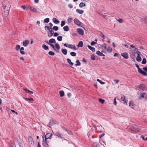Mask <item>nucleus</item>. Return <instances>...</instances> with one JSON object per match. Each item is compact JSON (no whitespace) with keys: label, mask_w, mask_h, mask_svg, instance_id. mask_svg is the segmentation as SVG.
Segmentation results:
<instances>
[{"label":"nucleus","mask_w":147,"mask_h":147,"mask_svg":"<svg viewBox=\"0 0 147 147\" xmlns=\"http://www.w3.org/2000/svg\"><path fill=\"white\" fill-rule=\"evenodd\" d=\"M11 5L9 2L7 1H4L2 7V10L9 11L10 9Z\"/></svg>","instance_id":"1"},{"label":"nucleus","mask_w":147,"mask_h":147,"mask_svg":"<svg viewBox=\"0 0 147 147\" xmlns=\"http://www.w3.org/2000/svg\"><path fill=\"white\" fill-rule=\"evenodd\" d=\"M49 42L50 43H55V47L57 49V50L56 51V52L57 53H59V51L58 50L60 49V48L59 45L56 43L55 40L54 38H51L49 40Z\"/></svg>","instance_id":"2"},{"label":"nucleus","mask_w":147,"mask_h":147,"mask_svg":"<svg viewBox=\"0 0 147 147\" xmlns=\"http://www.w3.org/2000/svg\"><path fill=\"white\" fill-rule=\"evenodd\" d=\"M52 136V134L49 133H47L46 135L44 134L42 136L43 140H44V138H46L50 140Z\"/></svg>","instance_id":"3"},{"label":"nucleus","mask_w":147,"mask_h":147,"mask_svg":"<svg viewBox=\"0 0 147 147\" xmlns=\"http://www.w3.org/2000/svg\"><path fill=\"white\" fill-rule=\"evenodd\" d=\"M28 142L29 144L31 146H32L34 144V141L33 139L31 136H28Z\"/></svg>","instance_id":"4"},{"label":"nucleus","mask_w":147,"mask_h":147,"mask_svg":"<svg viewBox=\"0 0 147 147\" xmlns=\"http://www.w3.org/2000/svg\"><path fill=\"white\" fill-rule=\"evenodd\" d=\"M121 100L122 102L123 103L125 104H126L127 103V100L125 99V97L123 95H122Z\"/></svg>","instance_id":"5"},{"label":"nucleus","mask_w":147,"mask_h":147,"mask_svg":"<svg viewBox=\"0 0 147 147\" xmlns=\"http://www.w3.org/2000/svg\"><path fill=\"white\" fill-rule=\"evenodd\" d=\"M48 139L46 138H44V139L43 140V144L45 147H49L48 143L49 141L48 140Z\"/></svg>","instance_id":"6"},{"label":"nucleus","mask_w":147,"mask_h":147,"mask_svg":"<svg viewBox=\"0 0 147 147\" xmlns=\"http://www.w3.org/2000/svg\"><path fill=\"white\" fill-rule=\"evenodd\" d=\"M74 22L76 24L80 26H82V23L80 22L79 20L76 18L74 19Z\"/></svg>","instance_id":"7"},{"label":"nucleus","mask_w":147,"mask_h":147,"mask_svg":"<svg viewBox=\"0 0 147 147\" xmlns=\"http://www.w3.org/2000/svg\"><path fill=\"white\" fill-rule=\"evenodd\" d=\"M9 11L2 10V13L3 16H4V17H6L9 14Z\"/></svg>","instance_id":"8"},{"label":"nucleus","mask_w":147,"mask_h":147,"mask_svg":"<svg viewBox=\"0 0 147 147\" xmlns=\"http://www.w3.org/2000/svg\"><path fill=\"white\" fill-rule=\"evenodd\" d=\"M146 93L145 92H142L140 93V99H142V98H145L146 96Z\"/></svg>","instance_id":"9"},{"label":"nucleus","mask_w":147,"mask_h":147,"mask_svg":"<svg viewBox=\"0 0 147 147\" xmlns=\"http://www.w3.org/2000/svg\"><path fill=\"white\" fill-rule=\"evenodd\" d=\"M121 55L124 59H127L128 58V54L126 53L125 52L121 53Z\"/></svg>","instance_id":"10"},{"label":"nucleus","mask_w":147,"mask_h":147,"mask_svg":"<svg viewBox=\"0 0 147 147\" xmlns=\"http://www.w3.org/2000/svg\"><path fill=\"white\" fill-rule=\"evenodd\" d=\"M140 21L143 23L147 24V17L141 18Z\"/></svg>","instance_id":"11"},{"label":"nucleus","mask_w":147,"mask_h":147,"mask_svg":"<svg viewBox=\"0 0 147 147\" xmlns=\"http://www.w3.org/2000/svg\"><path fill=\"white\" fill-rule=\"evenodd\" d=\"M138 70L139 73L144 75L146 76L147 75L146 73L143 71L141 68H140L138 69Z\"/></svg>","instance_id":"12"},{"label":"nucleus","mask_w":147,"mask_h":147,"mask_svg":"<svg viewBox=\"0 0 147 147\" xmlns=\"http://www.w3.org/2000/svg\"><path fill=\"white\" fill-rule=\"evenodd\" d=\"M29 40H26L24 41L23 42V45L24 47H26L29 44Z\"/></svg>","instance_id":"13"},{"label":"nucleus","mask_w":147,"mask_h":147,"mask_svg":"<svg viewBox=\"0 0 147 147\" xmlns=\"http://www.w3.org/2000/svg\"><path fill=\"white\" fill-rule=\"evenodd\" d=\"M139 88L141 90H144L146 88L145 85L144 84H140L139 86Z\"/></svg>","instance_id":"14"},{"label":"nucleus","mask_w":147,"mask_h":147,"mask_svg":"<svg viewBox=\"0 0 147 147\" xmlns=\"http://www.w3.org/2000/svg\"><path fill=\"white\" fill-rule=\"evenodd\" d=\"M77 31L80 34L82 35H83L84 34V31L82 29L78 28V29Z\"/></svg>","instance_id":"15"},{"label":"nucleus","mask_w":147,"mask_h":147,"mask_svg":"<svg viewBox=\"0 0 147 147\" xmlns=\"http://www.w3.org/2000/svg\"><path fill=\"white\" fill-rule=\"evenodd\" d=\"M67 47L68 48H69L71 49H75L76 47L74 45H70L69 44H67Z\"/></svg>","instance_id":"16"},{"label":"nucleus","mask_w":147,"mask_h":147,"mask_svg":"<svg viewBox=\"0 0 147 147\" xmlns=\"http://www.w3.org/2000/svg\"><path fill=\"white\" fill-rule=\"evenodd\" d=\"M56 123V121L53 120H50V122L49 123V125H52Z\"/></svg>","instance_id":"17"},{"label":"nucleus","mask_w":147,"mask_h":147,"mask_svg":"<svg viewBox=\"0 0 147 147\" xmlns=\"http://www.w3.org/2000/svg\"><path fill=\"white\" fill-rule=\"evenodd\" d=\"M29 8L30 11L33 12H37V10H36V9L34 8L33 7L30 6L29 7Z\"/></svg>","instance_id":"18"},{"label":"nucleus","mask_w":147,"mask_h":147,"mask_svg":"<svg viewBox=\"0 0 147 147\" xmlns=\"http://www.w3.org/2000/svg\"><path fill=\"white\" fill-rule=\"evenodd\" d=\"M87 47L90 50H91L92 52H95V49L94 48L92 47L89 45H88L87 46Z\"/></svg>","instance_id":"19"},{"label":"nucleus","mask_w":147,"mask_h":147,"mask_svg":"<svg viewBox=\"0 0 147 147\" xmlns=\"http://www.w3.org/2000/svg\"><path fill=\"white\" fill-rule=\"evenodd\" d=\"M96 54L98 55L99 56H105V55H104L100 51H98L96 52Z\"/></svg>","instance_id":"20"},{"label":"nucleus","mask_w":147,"mask_h":147,"mask_svg":"<svg viewBox=\"0 0 147 147\" xmlns=\"http://www.w3.org/2000/svg\"><path fill=\"white\" fill-rule=\"evenodd\" d=\"M53 22L56 24H57L59 23V20L55 18H53Z\"/></svg>","instance_id":"21"},{"label":"nucleus","mask_w":147,"mask_h":147,"mask_svg":"<svg viewBox=\"0 0 147 147\" xmlns=\"http://www.w3.org/2000/svg\"><path fill=\"white\" fill-rule=\"evenodd\" d=\"M83 42L82 41H80L78 45H77V46L78 47H82L83 46Z\"/></svg>","instance_id":"22"},{"label":"nucleus","mask_w":147,"mask_h":147,"mask_svg":"<svg viewBox=\"0 0 147 147\" xmlns=\"http://www.w3.org/2000/svg\"><path fill=\"white\" fill-rule=\"evenodd\" d=\"M99 145L97 143L94 142L92 144V147H99Z\"/></svg>","instance_id":"23"},{"label":"nucleus","mask_w":147,"mask_h":147,"mask_svg":"<svg viewBox=\"0 0 147 147\" xmlns=\"http://www.w3.org/2000/svg\"><path fill=\"white\" fill-rule=\"evenodd\" d=\"M129 105L130 107L133 108L134 107V104L133 103L132 101H131L129 102Z\"/></svg>","instance_id":"24"},{"label":"nucleus","mask_w":147,"mask_h":147,"mask_svg":"<svg viewBox=\"0 0 147 147\" xmlns=\"http://www.w3.org/2000/svg\"><path fill=\"white\" fill-rule=\"evenodd\" d=\"M67 61L68 62V63L69 64L71 65L72 66L73 65L74 63L73 62H71V60L69 58L67 59Z\"/></svg>","instance_id":"25"},{"label":"nucleus","mask_w":147,"mask_h":147,"mask_svg":"<svg viewBox=\"0 0 147 147\" xmlns=\"http://www.w3.org/2000/svg\"><path fill=\"white\" fill-rule=\"evenodd\" d=\"M45 42L49 45L51 47H52L53 49L56 50V49H55L54 45H53L51 44V43H49L48 41H45Z\"/></svg>","instance_id":"26"},{"label":"nucleus","mask_w":147,"mask_h":147,"mask_svg":"<svg viewBox=\"0 0 147 147\" xmlns=\"http://www.w3.org/2000/svg\"><path fill=\"white\" fill-rule=\"evenodd\" d=\"M10 147H14L15 146L14 142L13 141H10L9 143Z\"/></svg>","instance_id":"27"},{"label":"nucleus","mask_w":147,"mask_h":147,"mask_svg":"<svg viewBox=\"0 0 147 147\" xmlns=\"http://www.w3.org/2000/svg\"><path fill=\"white\" fill-rule=\"evenodd\" d=\"M55 135L56 136H57L59 138H61V136H62V135L61 134H60V132H56L55 134Z\"/></svg>","instance_id":"28"},{"label":"nucleus","mask_w":147,"mask_h":147,"mask_svg":"<svg viewBox=\"0 0 147 147\" xmlns=\"http://www.w3.org/2000/svg\"><path fill=\"white\" fill-rule=\"evenodd\" d=\"M59 93L61 97H62L64 95V92L63 90L60 91Z\"/></svg>","instance_id":"29"},{"label":"nucleus","mask_w":147,"mask_h":147,"mask_svg":"<svg viewBox=\"0 0 147 147\" xmlns=\"http://www.w3.org/2000/svg\"><path fill=\"white\" fill-rule=\"evenodd\" d=\"M76 11L78 13L81 14L84 13V11L82 10H80L79 9H77L76 10Z\"/></svg>","instance_id":"30"},{"label":"nucleus","mask_w":147,"mask_h":147,"mask_svg":"<svg viewBox=\"0 0 147 147\" xmlns=\"http://www.w3.org/2000/svg\"><path fill=\"white\" fill-rule=\"evenodd\" d=\"M23 98L26 101H34L33 99L32 98H26L25 97H23Z\"/></svg>","instance_id":"31"},{"label":"nucleus","mask_w":147,"mask_h":147,"mask_svg":"<svg viewBox=\"0 0 147 147\" xmlns=\"http://www.w3.org/2000/svg\"><path fill=\"white\" fill-rule=\"evenodd\" d=\"M61 52L64 55H66L67 53V50L65 49H63L62 50Z\"/></svg>","instance_id":"32"},{"label":"nucleus","mask_w":147,"mask_h":147,"mask_svg":"<svg viewBox=\"0 0 147 147\" xmlns=\"http://www.w3.org/2000/svg\"><path fill=\"white\" fill-rule=\"evenodd\" d=\"M142 59L140 55H138L136 58V60L140 62L141 61Z\"/></svg>","instance_id":"33"},{"label":"nucleus","mask_w":147,"mask_h":147,"mask_svg":"<svg viewBox=\"0 0 147 147\" xmlns=\"http://www.w3.org/2000/svg\"><path fill=\"white\" fill-rule=\"evenodd\" d=\"M63 30L65 31H68L69 30V28L67 26H66L63 27Z\"/></svg>","instance_id":"34"},{"label":"nucleus","mask_w":147,"mask_h":147,"mask_svg":"<svg viewBox=\"0 0 147 147\" xmlns=\"http://www.w3.org/2000/svg\"><path fill=\"white\" fill-rule=\"evenodd\" d=\"M65 131H66L67 133L69 135H72L73 134L72 132L69 130L68 129H65Z\"/></svg>","instance_id":"35"},{"label":"nucleus","mask_w":147,"mask_h":147,"mask_svg":"<svg viewBox=\"0 0 147 147\" xmlns=\"http://www.w3.org/2000/svg\"><path fill=\"white\" fill-rule=\"evenodd\" d=\"M42 48L45 50H47L48 49V47L44 44L42 45Z\"/></svg>","instance_id":"36"},{"label":"nucleus","mask_w":147,"mask_h":147,"mask_svg":"<svg viewBox=\"0 0 147 147\" xmlns=\"http://www.w3.org/2000/svg\"><path fill=\"white\" fill-rule=\"evenodd\" d=\"M85 4L83 2H81L79 5V6L80 7H84L85 6Z\"/></svg>","instance_id":"37"},{"label":"nucleus","mask_w":147,"mask_h":147,"mask_svg":"<svg viewBox=\"0 0 147 147\" xmlns=\"http://www.w3.org/2000/svg\"><path fill=\"white\" fill-rule=\"evenodd\" d=\"M76 63L75 64V65L76 66H80L81 65L80 63V62L79 60H77L76 61Z\"/></svg>","instance_id":"38"},{"label":"nucleus","mask_w":147,"mask_h":147,"mask_svg":"<svg viewBox=\"0 0 147 147\" xmlns=\"http://www.w3.org/2000/svg\"><path fill=\"white\" fill-rule=\"evenodd\" d=\"M62 37L61 36H59L57 37V40L59 41H61L62 40Z\"/></svg>","instance_id":"39"},{"label":"nucleus","mask_w":147,"mask_h":147,"mask_svg":"<svg viewBox=\"0 0 147 147\" xmlns=\"http://www.w3.org/2000/svg\"><path fill=\"white\" fill-rule=\"evenodd\" d=\"M49 21V18H47L45 19L44 20V22L45 23H48Z\"/></svg>","instance_id":"40"},{"label":"nucleus","mask_w":147,"mask_h":147,"mask_svg":"<svg viewBox=\"0 0 147 147\" xmlns=\"http://www.w3.org/2000/svg\"><path fill=\"white\" fill-rule=\"evenodd\" d=\"M20 47L19 45H17L15 48V49L16 51H19L20 49Z\"/></svg>","instance_id":"41"},{"label":"nucleus","mask_w":147,"mask_h":147,"mask_svg":"<svg viewBox=\"0 0 147 147\" xmlns=\"http://www.w3.org/2000/svg\"><path fill=\"white\" fill-rule=\"evenodd\" d=\"M50 32V33H51V35L50 36H49V35H48V36L49 37H50L51 36H52L53 34H54V32L52 30V29H51V30H50L49 31Z\"/></svg>","instance_id":"42"},{"label":"nucleus","mask_w":147,"mask_h":147,"mask_svg":"<svg viewBox=\"0 0 147 147\" xmlns=\"http://www.w3.org/2000/svg\"><path fill=\"white\" fill-rule=\"evenodd\" d=\"M146 63V60L145 58H144L143 59L142 63L143 64H145Z\"/></svg>","instance_id":"43"},{"label":"nucleus","mask_w":147,"mask_h":147,"mask_svg":"<svg viewBox=\"0 0 147 147\" xmlns=\"http://www.w3.org/2000/svg\"><path fill=\"white\" fill-rule=\"evenodd\" d=\"M53 29L55 31H57L58 29V28L57 26H54L53 28Z\"/></svg>","instance_id":"44"},{"label":"nucleus","mask_w":147,"mask_h":147,"mask_svg":"<svg viewBox=\"0 0 147 147\" xmlns=\"http://www.w3.org/2000/svg\"><path fill=\"white\" fill-rule=\"evenodd\" d=\"M98 101L102 104H103L105 102V100L101 98L99 99Z\"/></svg>","instance_id":"45"},{"label":"nucleus","mask_w":147,"mask_h":147,"mask_svg":"<svg viewBox=\"0 0 147 147\" xmlns=\"http://www.w3.org/2000/svg\"><path fill=\"white\" fill-rule=\"evenodd\" d=\"M70 55L72 56H75L76 55V54L75 52H71L70 53Z\"/></svg>","instance_id":"46"},{"label":"nucleus","mask_w":147,"mask_h":147,"mask_svg":"<svg viewBox=\"0 0 147 147\" xmlns=\"http://www.w3.org/2000/svg\"><path fill=\"white\" fill-rule=\"evenodd\" d=\"M97 81L101 84H103L105 83V82H102L101 80L98 79H97Z\"/></svg>","instance_id":"47"},{"label":"nucleus","mask_w":147,"mask_h":147,"mask_svg":"<svg viewBox=\"0 0 147 147\" xmlns=\"http://www.w3.org/2000/svg\"><path fill=\"white\" fill-rule=\"evenodd\" d=\"M50 55L53 56L55 54L54 53L51 51H50L48 53Z\"/></svg>","instance_id":"48"},{"label":"nucleus","mask_w":147,"mask_h":147,"mask_svg":"<svg viewBox=\"0 0 147 147\" xmlns=\"http://www.w3.org/2000/svg\"><path fill=\"white\" fill-rule=\"evenodd\" d=\"M112 51V49L111 47H108V48L107 49V51L108 52H111Z\"/></svg>","instance_id":"49"},{"label":"nucleus","mask_w":147,"mask_h":147,"mask_svg":"<svg viewBox=\"0 0 147 147\" xmlns=\"http://www.w3.org/2000/svg\"><path fill=\"white\" fill-rule=\"evenodd\" d=\"M65 22L64 21H62L61 22V27H63L65 25Z\"/></svg>","instance_id":"50"},{"label":"nucleus","mask_w":147,"mask_h":147,"mask_svg":"<svg viewBox=\"0 0 147 147\" xmlns=\"http://www.w3.org/2000/svg\"><path fill=\"white\" fill-rule=\"evenodd\" d=\"M96 42H95L94 41H92L91 43V45L92 46H93L94 45L96 44Z\"/></svg>","instance_id":"51"},{"label":"nucleus","mask_w":147,"mask_h":147,"mask_svg":"<svg viewBox=\"0 0 147 147\" xmlns=\"http://www.w3.org/2000/svg\"><path fill=\"white\" fill-rule=\"evenodd\" d=\"M91 59L92 60H94L95 59V57L94 55H91Z\"/></svg>","instance_id":"52"},{"label":"nucleus","mask_w":147,"mask_h":147,"mask_svg":"<svg viewBox=\"0 0 147 147\" xmlns=\"http://www.w3.org/2000/svg\"><path fill=\"white\" fill-rule=\"evenodd\" d=\"M45 30H46V28H47V29L48 30H49V31L50 30V29H51V28H50L49 26H45Z\"/></svg>","instance_id":"53"},{"label":"nucleus","mask_w":147,"mask_h":147,"mask_svg":"<svg viewBox=\"0 0 147 147\" xmlns=\"http://www.w3.org/2000/svg\"><path fill=\"white\" fill-rule=\"evenodd\" d=\"M24 90L27 93H29L30 92V90L27 88H25L24 89Z\"/></svg>","instance_id":"54"},{"label":"nucleus","mask_w":147,"mask_h":147,"mask_svg":"<svg viewBox=\"0 0 147 147\" xmlns=\"http://www.w3.org/2000/svg\"><path fill=\"white\" fill-rule=\"evenodd\" d=\"M102 47L103 49H106V44H104L102 46Z\"/></svg>","instance_id":"55"},{"label":"nucleus","mask_w":147,"mask_h":147,"mask_svg":"<svg viewBox=\"0 0 147 147\" xmlns=\"http://www.w3.org/2000/svg\"><path fill=\"white\" fill-rule=\"evenodd\" d=\"M134 127V128H133L132 129V130L134 131H138V130L137 129H136V127Z\"/></svg>","instance_id":"56"},{"label":"nucleus","mask_w":147,"mask_h":147,"mask_svg":"<svg viewBox=\"0 0 147 147\" xmlns=\"http://www.w3.org/2000/svg\"><path fill=\"white\" fill-rule=\"evenodd\" d=\"M113 104L115 105H116L117 104L116 98H115L114 99Z\"/></svg>","instance_id":"57"},{"label":"nucleus","mask_w":147,"mask_h":147,"mask_svg":"<svg viewBox=\"0 0 147 147\" xmlns=\"http://www.w3.org/2000/svg\"><path fill=\"white\" fill-rule=\"evenodd\" d=\"M20 51V53L22 55H25L26 54V52L23 51Z\"/></svg>","instance_id":"58"},{"label":"nucleus","mask_w":147,"mask_h":147,"mask_svg":"<svg viewBox=\"0 0 147 147\" xmlns=\"http://www.w3.org/2000/svg\"><path fill=\"white\" fill-rule=\"evenodd\" d=\"M71 21L72 19L71 18H69L67 20L68 22L70 23H71Z\"/></svg>","instance_id":"59"},{"label":"nucleus","mask_w":147,"mask_h":147,"mask_svg":"<svg viewBox=\"0 0 147 147\" xmlns=\"http://www.w3.org/2000/svg\"><path fill=\"white\" fill-rule=\"evenodd\" d=\"M67 95L68 98H69L71 97V94L70 93H67Z\"/></svg>","instance_id":"60"},{"label":"nucleus","mask_w":147,"mask_h":147,"mask_svg":"<svg viewBox=\"0 0 147 147\" xmlns=\"http://www.w3.org/2000/svg\"><path fill=\"white\" fill-rule=\"evenodd\" d=\"M21 7L24 10H26L27 9H26V7L24 5H22L21 6Z\"/></svg>","instance_id":"61"},{"label":"nucleus","mask_w":147,"mask_h":147,"mask_svg":"<svg viewBox=\"0 0 147 147\" xmlns=\"http://www.w3.org/2000/svg\"><path fill=\"white\" fill-rule=\"evenodd\" d=\"M135 40L136 41H137L139 42L140 43H141V44L142 43L140 39H139L138 38H136L135 39Z\"/></svg>","instance_id":"62"},{"label":"nucleus","mask_w":147,"mask_h":147,"mask_svg":"<svg viewBox=\"0 0 147 147\" xmlns=\"http://www.w3.org/2000/svg\"><path fill=\"white\" fill-rule=\"evenodd\" d=\"M59 35V34L57 32H55L54 34V36H57Z\"/></svg>","instance_id":"63"},{"label":"nucleus","mask_w":147,"mask_h":147,"mask_svg":"<svg viewBox=\"0 0 147 147\" xmlns=\"http://www.w3.org/2000/svg\"><path fill=\"white\" fill-rule=\"evenodd\" d=\"M118 21L120 23H122L123 22L122 20L121 19H119L118 20Z\"/></svg>","instance_id":"64"}]
</instances>
